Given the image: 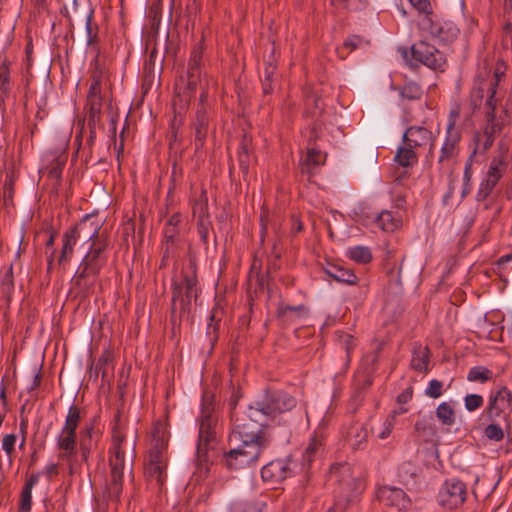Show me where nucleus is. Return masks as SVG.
<instances>
[{
  "instance_id": "obj_1",
  "label": "nucleus",
  "mask_w": 512,
  "mask_h": 512,
  "mask_svg": "<svg viewBox=\"0 0 512 512\" xmlns=\"http://www.w3.org/2000/svg\"><path fill=\"white\" fill-rule=\"evenodd\" d=\"M230 441L240 444L224 453V464L230 470H240L254 465L270 446L271 437L263 428L251 430L248 424H236Z\"/></svg>"
},
{
  "instance_id": "obj_2",
  "label": "nucleus",
  "mask_w": 512,
  "mask_h": 512,
  "mask_svg": "<svg viewBox=\"0 0 512 512\" xmlns=\"http://www.w3.org/2000/svg\"><path fill=\"white\" fill-rule=\"evenodd\" d=\"M218 419L214 411L212 395L205 393L202 398L201 414L199 417V434L196 449V463L192 480L199 483L206 479L211 472L212 462L209 451L214 449L217 442Z\"/></svg>"
},
{
  "instance_id": "obj_3",
  "label": "nucleus",
  "mask_w": 512,
  "mask_h": 512,
  "mask_svg": "<svg viewBox=\"0 0 512 512\" xmlns=\"http://www.w3.org/2000/svg\"><path fill=\"white\" fill-rule=\"evenodd\" d=\"M116 416V424L112 432L111 447L109 449L110 478L107 483V493L110 499L118 501L122 493L123 476L127 471L132 473L133 447L128 444L125 435L121 432Z\"/></svg>"
},
{
  "instance_id": "obj_4",
  "label": "nucleus",
  "mask_w": 512,
  "mask_h": 512,
  "mask_svg": "<svg viewBox=\"0 0 512 512\" xmlns=\"http://www.w3.org/2000/svg\"><path fill=\"white\" fill-rule=\"evenodd\" d=\"M110 88V79L108 71L97 61L90 76V87L87 94L85 113L82 119H79L80 128L87 126L95 128L96 126H105L102 120V105L106 98V93Z\"/></svg>"
},
{
  "instance_id": "obj_5",
  "label": "nucleus",
  "mask_w": 512,
  "mask_h": 512,
  "mask_svg": "<svg viewBox=\"0 0 512 512\" xmlns=\"http://www.w3.org/2000/svg\"><path fill=\"white\" fill-rule=\"evenodd\" d=\"M91 241L89 251L82 260L72 284L79 292L86 294L96 283L97 275L106 263L107 240L98 233Z\"/></svg>"
},
{
  "instance_id": "obj_6",
  "label": "nucleus",
  "mask_w": 512,
  "mask_h": 512,
  "mask_svg": "<svg viewBox=\"0 0 512 512\" xmlns=\"http://www.w3.org/2000/svg\"><path fill=\"white\" fill-rule=\"evenodd\" d=\"M197 275L194 265L184 269L179 280L172 284L171 322L175 325L182 318L188 316L192 310L193 302L197 301L198 287Z\"/></svg>"
},
{
  "instance_id": "obj_7",
  "label": "nucleus",
  "mask_w": 512,
  "mask_h": 512,
  "mask_svg": "<svg viewBox=\"0 0 512 512\" xmlns=\"http://www.w3.org/2000/svg\"><path fill=\"white\" fill-rule=\"evenodd\" d=\"M330 480L338 484L339 491L338 500L327 512H346L348 503L364 490V483L346 463L335 464L331 467Z\"/></svg>"
},
{
  "instance_id": "obj_8",
  "label": "nucleus",
  "mask_w": 512,
  "mask_h": 512,
  "mask_svg": "<svg viewBox=\"0 0 512 512\" xmlns=\"http://www.w3.org/2000/svg\"><path fill=\"white\" fill-rule=\"evenodd\" d=\"M296 406V399L282 390H265L248 407L247 416L251 421L260 422L262 418L274 419L278 415L292 410Z\"/></svg>"
},
{
  "instance_id": "obj_9",
  "label": "nucleus",
  "mask_w": 512,
  "mask_h": 512,
  "mask_svg": "<svg viewBox=\"0 0 512 512\" xmlns=\"http://www.w3.org/2000/svg\"><path fill=\"white\" fill-rule=\"evenodd\" d=\"M503 75L504 72L499 67H497L493 76L490 77L487 81L481 82L479 86L475 87L471 93V104L474 108L481 105V101L486 94L483 112L487 121V125L490 128H502L506 125V123L501 120V117L497 118L495 114L498 103V99L496 98L497 87Z\"/></svg>"
},
{
  "instance_id": "obj_10",
  "label": "nucleus",
  "mask_w": 512,
  "mask_h": 512,
  "mask_svg": "<svg viewBox=\"0 0 512 512\" xmlns=\"http://www.w3.org/2000/svg\"><path fill=\"white\" fill-rule=\"evenodd\" d=\"M99 231V224L89 222L88 220L81 221L77 225L66 230L62 237L63 244L58 260L59 264L66 263L71 260L77 241L85 240L90 242V240L98 235Z\"/></svg>"
},
{
  "instance_id": "obj_11",
  "label": "nucleus",
  "mask_w": 512,
  "mask_h": 512,
  "mask_svg": "<svg viewBox=\"0 0 512 512\" xmlns=\"http://www.w3.org/2000/svg\"><path fill=\"white\" fill-rule=\"evenodd\" d=\"M400 51L410 66L421 63L434 70H443L446 64L444 54L426 41H419L412 45L410 52L405 48Z\"/></svg>"
},
{
  "instance_id": "obj_12",
  "label": "nucleus",
  "mask_w": 512,
  "mask_h": 512,
  "mask_svg": "<svg viewBox=\"0 0 512 512\" xmlns=\"http://www.w3.org/2000/svg\"><path fill=\"white\" fill-rule=\"evenodd\" d=\"M167 452L149 450L145 461L144 476L149 485L161 490L167 479Z\"/></svg>"
},
{
  "instance_id": "obj_13",
  "label": "nucleus",
  "mask_w": 512,
  "mask_h": 512,
  "mask_svg": "<svg viewBox=\"0 0 512 512\" xmlns=\"http://www.w3.org/2000/svg\"><path fill=\"white\" fill-rule=\"evenodd\" d=\"M419 26L423 32L441 43H451L459 35V29L452 22L442 21L434 14L423 16Z\"/></svg>"
},
{
  "instance_id": "obj_14",
  "label": "nucleus",
  "mask_w": 512,
  "mask_h": 512,
  "mask_svg": "<svg viewBox=\"0 0 512 512\" xmlns=\"http://www.w3.org/2000/svg\"><path fill=\"white\" fill-rule=\"evenodd\" d=\"M466 497L465 483L458 479H449L439 491L438 502L447 509H455L466 501Z\"/></svg>"
},
{
  "instance_id": "obj_15",
  "label": "nucleus",
  "mask_w": 512,
  "mask_h": 512,
  "mask_svg": "<svg viewBox=\"0 0 512 512\" xmlns=\"http://www.w3.org/2000/svg\"><path fill=\"white\" fill-rule=\"evenodd\" d=\"M511 405L512 392L506 386H502L490 393L482 418L486 421H496Z\"/></svg>"
},
{
  "instance_id": "obj_16",
  "label": "nucleus",
  "mask_w": 512,
  "mask_h": 512,
  "mask_svg": "<svg viewBox=\"0 0 512 512\" xmlns=\"http://www.w3.org/2000/svg\"><path fill=\"white\" fill-rule=\"evenodd\" d=\"M506 168L507 164L501 157L492 159L487 172V177L485 181L481 183L478 190L477 200L483 201L490 195L498 181L502 178Z\"/></svg>"
},
{
  "instance_id": "obj_17",
  "label": "nucleus",
  "mask_w": 512,
  "mask_h": 512,
  "mask_svg": "<svg viewBox=\"0 0 512 512\" xmlns=\"http://www.w3.org/2000/svg\"><path fill=\"white\" fill-rule=\"evenodd\" d=\"M379 500L386 506L395 508L397 511H406L411 501L407 494L400 488L383 487L378 491Z\"/></svg>"
},
{
  "instance_id": "obj_18",
  "label": "nucleus",
  "mask_w": 512,
  "mask_h": 512,
  "mask_svg": "<svg viewBox=\"0 0 512 512\" xmlns=\"http://www.w3.org/2000/svg\"><path fill=\"white\" fill-rule=\"evenodd\" d=\"M290 474L289 464L286 460H275L269 462L261 469L263 481L274 485L286 479Z\"/></svg>"
},
{
  "instance_id": "obj_19",
  "label": "nucleus",
  "mask_w": 512,
  "mask_h": 512,
  "mask_svg": "<svg viewBox=\"0 0 512 512\" xmlns=\"http://www.w3.org/2000/svg\"><path fill=\"white\" fill-rule=\"evenodd\" d=\"M419 131L420 130H405L403 134V140L409 147H399L394 159L404 168L413 166L417 161V156L411 147L419 145L417 139L412 138L414 134Z\"/></svg>"
},
{
  "instance_id": "obj_20",
  "label": "nucleus",
  "mask_w": 512,
  "mask_h": 512,
  "mask_svg": "<svg viewBox=\"0 0 512 512\" xmlns=\"http://www.w3.org/2000/svg\"><path fill=\"white\" fill-rule=\"evenodd\" d=\"M203 57V49L201 46L195 47L188 62V88L194 90L201 76V64Z\"/></svg>"
},
{
  "instance_id": "obj_21",
  "label": "nucleus",
  "mask_w": 512,
  "mask_h": 512,
  "mask_svg": "<svg viewBox=\"0 0 512 512\" xmlns=\"http://www.w3.org/2000/svg\"><path fill=\"white\" fill-rule=\"evenodd\" d=\"M57 447L61 450L59 458L70 461L76 455V433L62 429L57 439Z\"/></svg>"
},
{
  "instance_id": "obj_22",
  "label": "nucleus",
  "mask_w": 512,
  "mask_h": 512,
  "mask_svg": "<svg viewBox=\"0 0 512 512\" xmlns=\"http://www.w3.org/2000/svg\"><path fill=\"white\" fill-rule=\"evenodd\" d=\"M326 162V154L315 148L309 141L307 152L305 157L302 159L301 166L302 172L312 174L313 170Z\"/></svg>"
},
{
  "instance_id": "obj_23",
  "label": "nucleus",
  "mask_w": 512,
  "mask_h": 512,
  "mask_svg": "<svg viewBox=\"0 0 512 512\" xmlns=\"http://www.w3.org/2000/svg\"><path fill=\"white\" fill-rule=\"evenodd\" d=\"M460 139V130H447L445 142L441 148V155L439 157L440 162L451 159L457 155Z\"/></svg>"
},
{
  "instance_id": "obj_24",
  "label": "nucleus",
  "mask_w": 512,
  "mask_h": 512,
  "mask_svg": "<svg viewBox=\"0 0 512 512\" xmlns=\"http://www.w3.org/2000/svg\"><path fill=\"white\" fill-rule=\"evenodd\" d=\"M429 358V348L421 344H415L412 352L411 367L418 372H427Z\"/></svg>"
},
{
  "instance_id": "obj_25",
  "label": "nucleus",
  "mask_w": 512,
  "mask_h": 512,
  "mask_svg": "<svg viewBox=\"0 0 512 512\" xmlns=\"http://www.w3.org/2000/svg\"><path fill=\"white\" fill-rule=\"evenodd\" d=\"M169 433L163 423H156L152 429V440L150 450L167 452Z\"/></svg>"
},
{
  "instance_id": "obj_26",
  "label": "nucleus",
  "mask_w": 512,
  "mask_h": 512,
  "mask_svg": "<svg viewBox=\"0 0 512 512\" xmlns=\"http://www.w3.org/2000/svg\"><path fill=\"white\" fill-rule=\"evenodd\" d=\"M375 223L384 232H393L401 226L402 220L392 211L384 210L376 217Z\"/></svg>"
},
{
  "instance_id": "obj_27",
  "label": "nucleus",
  "mask_w": 512,
  "mask_h": 512,
  "mask_svg": "<svg viewBox=\"0 0 512 512\" xmlns=\"http://www.w3.org/2000/svg\"><path fill=\"white\" fill-rule=\"evenodd\" d=\"M10 63L7 59L0 62V100H9L12 93V82L10 78Z\"/></svg>"
},
{
  "instance_id": "obj_28",
  "label": "nucleus",
  "mask_w": 512,
  "mask_h": 512,
  "mask_svg": "<svg viewBox=\"0 0 512 512\" xmlns=\"http://www.w3.org/2000/svg\"><path fill=\"white\" fill-rule=\"evenodd\" d=\"M495 130H476L473 136L474 150L473 154L486 152L495 140Z\"/></svg>"
},
{
  "instance_id": "obj_29",
  "label": "nucleus",
  "mask_w": 512,
  "mask_h": 512,
  "mask_svg": "<svg viewBox=\"0 0 512 512\" xmlns=\"http://www.w3.org/2000/svg\"><path fill=\"white\" fill-rule=\"evenodd\" d=\"M327 275L339 283L354 285L357 283V276L351 269H347L338 265H332L326 269Z\"/></svg>"
},
{
  "instance_id": "obj_30",
  "label": "nucleus",
  "mask_w": 512,
  "mask_h": 512,
  "mask_svg": "<svg viewBox=\"0 0 512 512\" xmlns=\"http://www.w3.org/2000/svg\"><path fill=\"white\" fill-rule=\"evenodd\" d=\"M348 441L353 449H361L367 441L368 432L364 424H353L347 433Z\"/></svg>"
},
{
  "instance_id": "obj_31",
  "label": "nucleus",
  "mask_w": 512,
  "mask_h": 512,
  "mask_svg": "<svg viewBox=\"0 0 512 512\" xmlns=\"http://www.w3.org/2000/svg\"><path fill=\"white\" fill-rule=\"evenodd\" d=\"M96 435V431L92 424L86 425L80 431L79 445L82 451V456L86 460L90 451L93 447V437Z\"/></svg>"
},
{
  "instance_id": "obj_32",
  "label": "nucleus",
  "mask_w": 512,
  "mask_h": 512,
  "mask_svg": "<svg viewBox=\"0 0 512 512\" xmlns=\"http://www.w3.org/2000/svg\"><path fill=\"white\" fill-rule=\"evenodd\" d=\"M277 315L283 321L294 322L306 315L305 307L298 306H280L277 310Z\"/></svg>"
},
{
  "instance_id": "obj_33",
  "label": "nucleus",
  "mask_w": 512,
  "mask_h": 512,
  "mask_svg": "<svg viewBox=\"0 0 512 512\" xmlns=\"http://www.w3.org/2000/svg\"><path fill=\"white\" fill-rule=\"evenodd\" d=\"M436 417L445 426L455 424L456 414L452 405L448 402H442L436 408Z\"/></svg>"
},
{
  "instance_id": "obj_34",
  "label": "nucleus",
  "mask_w": 512,
  "mask_h": 512,
  "mask_svg": "<svg viewBox=\"0 0 512 512\" xmlns=\"http://www.w3.org/2000/svg\"><path fill=\"white\" fill-rule=\"evenodd\" d=\"M346 255L349 259L359 264H366L372 260L371 250L366 246H354L347 250Z\"/></svg>"
},
{
  "instance_id": "obj_35",
  "label": "nucleus",
  "mask_w": 512,
  "mask_h": 512,
  "mask_svg": "<svg viewBox=\"0 0 512 512\" xmlns=\"http://www.w3.org/2000/svg\"><path fill=\"white\" fill-rule=\"evenodd\" d=\"M492 377L493 372L483 366H474L469 370L467 374V380L470 382L485 383L490 381Z\"/></svg>"
},
{
  "instance_id": "obj_36",
  "label": "nucleus",
  "mask_w": 512,
  "mask_h": 512,
  "mask_svg": "<svg viewBox=\"0 0 512 512\" xmlns=\"http://www.w3.org/2000/svg\"><path fill=\"white\" fill-rule=\"evenodd\" d=\"M81 420V410L77 405H72L69 408L68 414L65 419V424L62 429L76 433L77 427Z\"/></svg>"
},
{
  "instance_id": "obj_37",
  "label": "nucleus",
  "mask_w": 512,
  "mask_h": 512,
  "mask_svg": "<svg viewBox=\"0 0 512 512\" xmlns=\"http://www.w3.org/2000/svg\"><path fill=\"white\" fill-rule=\"evenodd\" d=\"M93 10H91L87 17H86V23H85V26H86V34H87V45L90 46V47H94L95 45H97L99 39H98V31H99V28H98V25L96 23L93 22Z\"/></svg>"
},
{
  "instance_id": "obj_38",
  "label": "nucleus",
  "mask_w": 512,
  "mask_h": 512,
  "mask_svg": "<svg viewBox=\"0 0 512 512\" xmlns=\"http://www.w3.org/2000/svg\"><path fill=\"white\" fill-rule=\"evenodd\" d=\"M248 141H250V139L248 138V135L244 134L242 148L238 155L239 166L244 175V178L248 175L249 166L251 163V157H250V154L248 151V146H247Z\"/></svg>"
},
{
  "instance_id": "obj_39",
  "label": "nucleus",
  "mask_w": 512,
  "mask_h": 512,
  "mask_svg": "<svg viewBox=\"0 0 512 512\" xmlns=\"http://www.w3.org/2000/svg\"><path fill=\"white\" fill-rule=\"evenodd\" d=\"M331 4L336 8L348 11H361L366 7V0H331Z\"/></svg>"
},
{
  "instance_id": "obj_40",
  "label": "nucleus",
  "mask_w": 512,
  "mask_h": 512,
  "mask_svg": "<svg viewBox=\"0 0 512 512\" xmlns=\"http://www.w3.org/2000/svg\"><path fill=\"white\" fill-rule=\"evenodd\" d=\"M335 336H336L337 342L345 349L347 361H349L350 354H351L352 350L354 349V347L356 346L354 337L348 333L343 332V331L335 332Z\"/></svg>"
},
{
  "instance_id": "obj_41",
  "label": "nucleus",
  "mask_w": 512,
  "mask_h": 512,
  "mask_svg": "<svg viewBox=\"0 0 512 512\" xmlns=\"http://www.w3.org/2000/svg\"><path fill=\"white\" fill-rule=\"evenodd\" d=\"M489 424L484 428L483 434L488 440L499 442L504 438L503 429L496 424V421H487Z\"/></svg>"
},
{
  "instance_id": "obj_42",
  "label": "nucleus",
  "mask_w": 512,
  "mask_h": 512,
  "mask_svg": "<svg viewBox=\"0 0 512 512\" xmlns=\"http://www.w3.org/2000/svg\"><path fill=\"white\" fill-rule=\"evenodd\" d=\"M415 431L419 437L424 438L426 441L436 433L434 425L426 420H418L415 423Z\"/></svg>"
},
{
  "instance_id": "obj_43",
  "label": "nucleus",
  "mask_w": 512,
  "mask_h": 512,
  "mask_svg": "<svg viewBox=\"0 0 512 512\" xmlns=\"http://www.w3.org/2000/svg\"><path fill=\"white\" fill-rule=\"evenodd\" d=\"M206 99H207V95L203 93L200 97V104H199V107L196 112V120L198 123V128H204V127L209 126V118H208L207 110H206V106H205Z\"/></svg>"
},
{
  "instance_id": "obj_44",
  "label": "nucleus",
  "mask_w": 512,
  "mask_h": 512,
  "mask_svg": "<svg viewBox=\"0 0 512 512\" xmlns=\"http://www.w3.org/2000/svg\"><path fill=\"white\" fill-rule=\"evenodd\" d=\"M307 112L316 117L322 111L321 100L314 94L308 95L305 100Z\"/></svg>"
},
{
  "instance_id": "obj_45",
  "label": "nucleus",
  "mask_w": 512,
  "mask_h": 512,
  "mask_svg": "<svg viewBox=\"0 0 512 512\" xmlns=\"http://www.w3.org/2000/svg\"><path fill=\"white\" fill-rule=\"evenodd\" d=\"M321 446L322 438L318 435H314L308 447L305 450L304 459L310 463L312 461L313 456L316 454V452L320 449Z\"/></svg>"
},
{
  "instance_id": "obj_46",
  "label": "nucleus",
  "mask_w": 512,
  "mask_h": 512,
  "mask_svg": "<svg viewBox=\"0 0 512 512\" xmlns=\"http://www.w3.org/2000/svg\"><path fill=\"white\" fill-rule=\"evenodd\" d=\"M422 95L421 88L415 83L405 85L401 90V96L409 100L419 99Z\"/></svg>"
},
{
  "instance_id": "obj_47",
  "label": "nucleus",
  "mask_w": 512,
  "mask_h": 512,
  "mask_svg": "<svg viewBox=\"0 0 512 512\" xmlns=\"http://www.w3.org/2000/svg\"><path fill=\"white\" fill-rule=\"evenodd\" d=\"M484 399L479 394H468L464 398V405L466 410L473 412L483 405Z\"/></svg>"
},
{
  "instance_id": "obj_48",
  "label": "nucleus",
  "mask_w": 512,
  "mask_h": 512,
  "mask_svg": "<svg viewBox=\"0 0 512 512\" xmlns=\"http://www.w3.org/2000/svg\"><path fill=\"white\" fill-rule=\"evenodd\" d=\"M395 424L394 415H388L377 434L378 438L381 440L387 439L391 435Z\"/></svg>"
},
{
  "instance_id": "obj_49",
  "label": "nucleus",
  "mask_w": 512,
  "mask_h": 512,
  "mask_svg": "<svg viewBox=\"0 0 512 512\" xmlns=\"http://www.w3.org/2000/svg\"><path fill=\"white\" fill-rule=\"evenodd\" d=\"M443 383L437 379H433L429 382L428 387L425 390V395L437 399L442 395Z\"/></svg>"
},
{
  "instance_id": "obj_50",
  "label": "nucleus",
  "mask_w": 512,
  "mask_h": 512,
  "mask_svg": "<svg viewBox=\"0 0 512 512\" xmlns=\"http://www.w3.org/2000/svg\"><path fill=\"white\" fill-rule=\"evenodd\" d=\"M17 441V435L16 434H7L4 436L2 440V448L8 455V457L11 459L12 454L15 451V445Z\"/></svg>"
},
{
  "instance_id": "obj_51",
  "label": "nucleus",
  "mask_w": 512,
  "mask_h": 512,
  "mask_svg": "<svg viewBox=\"0 0 512 512\" xmlns=\"http://www.w3.org/2000/svg\"><path fill=\"white\" fill-rule=\"evenodd\" d=\"M32 490L23 488L21 492L20 498V511L21 512H29L31 510V496Z\"/></svg>"
},
{
  "instance_id": "obj_52",
  "label": "nucleus",
  "mask_w": 512,
  "mask_h": 512,
  "mask_svg": "<svg viewBox=\"0 0 512 512\" xmlns=\"http://www.w3.org/2000/svg\"><path fill=\"white\" fill-rule=\"evenodd\" d=\"M64 164L65 160L57 159L56 162L48 169L49 178L59 181Z\"/></svg>"
},
{
  "instance_id": "obj_53",
  "label": "nucleus",
  "mask_w": 512,
  "mask_h": 512,
  "mask_svg": "<svg viewBox=\"0 0 512 512\" xmlns=\"http://www.w3.org/2000/svg\"><path fill=\"white\" fill-rule=\"evenodd\" d=\"M411 5L415 7L420 13L425 15H433L431 12V5L429 0H409Z\"/></svg>"
},
{
  "instance_id": "obj_54",
  "label": "nucleus",
  "mask_w": 512,
  "mask_h": 512,
  "mask_svg": "<svg viewBox=\"0 0 512 512\" xmlns=\"http://www.w3.org/2000/svg\"><path fill=\"white\" fill-rule=\"evenodd\" d=\"M177 230L174 226L166 225L164 235L166 239V252L169 251L170 246L174 244Z\"/></svg>"
},
{
  "instance_id": "obj_55",
  "label": "nucleus",
  "mask_w": 512,
  "mask_h": 512,
  "mask_svg": "<svg viewBox=\"0 0 512 512\" xmlns=\"http://www.w3.org/2000/svg\"><path fill=\"white\" fill-rule=\"evenodd\" d=\"M460 114V106L458 104H454L451 107L450 113H449V121L447 128H454L457 124V118Z\"/></svg>"
},
{
  "instance_id": "obj_56",
  "label": "nucleus",
  "mask_w": 512,
  "mask_h": 512,
  "mask_svg": "<svg viewBox=\"0 0 512 512\" xmlns=\"http://www.w3.org/2000/svg\"><path fill=\"white\" fill-rule=\"evenodd\" d=\"M361 43V38L359 36H351V37H348L344 43H343V47L344 48H349L350 51L356 49Z\"/></svg>"
},
{
  "instance_id": "obj_57",
  "label": "nucleus",
  "mask_w": 512,
  "mask_h": 512,
  "mask_svg": "<svg viewBox=\"0 0 512 512\" xmlns=\"http://www.w3.org/2000/svg\"><path fill=\"white\" fill-rule=\"evenodd\" d=\"M256 268H257L256 267V262H254L253 265H252V269L250 271V274H249V282L251 284L252 281L255 279V281L257 283H259L260 288H263V286H264V279H263V277L259 276L258 272H255Z\"/></svg>"
},
{
  "instance_id": "obj_58",
  "label": "nucleus",
  "mask_w": 512,
  "mask_h": 512,
  "mask_svg": "<svg viewBox=\"0 0 512 512\" xmlns=\"http://www.w3.org/2000/svg\"><path fill=\"white\" fill-rule=\"evenodd\" d=\"M106 118L108 119V125L110 128H116L118 124V114L113 112L112 108L109 106V110L106 114Z\"/></svg>"
},
{
  "instance_id": "obj_59",
  "label": "nucleus",
  "mask_w": 512,
  "mask_h": 512,
  "mask_svg": "<svg viewBox=\"0 0 512 512\" xmlns=\"http://www.w3.org/2000/svg\"><path fill=\"white\" fill-rule=\"evenodd\" d=\"M412 395H413V390L411 387L407 388L406 390H404L400 395H398L397 397V401L398 403L400 404H405L407 403L409 400H411L412 398Z\"/></svg>"
},
{
  "instance_id": "obj_60",
  "label": "nucleus",
  "mask_w": 512,
  "mask_h": 512,
  "mask_svg": "<svg viewBox=\"0 0 512 512\" xmlns=\"http://www.w3.org/2000/svg\"><path fill=\"white\" fill-rule=\"evenodd\" d=\"M214 314L210 316V323L208 324L207 326V335L211 337V340L212 341H215L216 340V333H217V325L213 323L214 321Z\"/></svg>"
},
{
  "instance_id": "obj_61",
  "label": "nucleus",
  "mask_w": 512,
  "mask_h": 512,
  "mask_svg": "<svg viewBox=\"0 0 512 512\" xmlns=\"http://www.w3.org/2000/svg\"><path fill=\"white\" fill-rule=\"evenodd\" d=\"M413 466L411 463H404L399 469V476L405 478V475L409 474L413 476L415 472L413 471Z\"/></svg>"
},
{
  "instance_id": "obj_62",
  "label": "nucleus",
  "mask_w": 512,
  "mask_h": 512,
  "mask_svg": "<svg viewBox=\"0 0 512 512\" xmlns=\"http://www.w3.org/2000/svg\"><path fill=\"white\" fill-rule=\"evenodd\" d=\"M58 473V465L55 463L49 464L45 468V474L47 475L48 478H52L53 476L58 475Z\"/></svg>"
},
{
  "instance_id": "obj_63",
  "label": "nucleus",
  "mask_w": 512,
  "mask_h": 512,
  "mask_svg": "<svg viewBox=\"0 0 512 512\" xmlns=\"http://www.w3.org/2000/svg\"><path fill=\"white\" fill-rule=\"evenodd\" d=\"M200 222H199V233L201 235L202 240L206 241L208 237V229L204 223V216H199Z\"/></svg>"
},
{
  "instance_id": "obj_64",
  "label": "nucleus",
  "mask_w": 512,
  "mask_h": 512,
  "mask_svg": "<svg viewBox=\"0 0 512 512\" xmlns=\"http://www.w3.org/2000/svg\"><path fill=\"white\" fill-rule=\"evenodd\" d=\"M41 384V375H40V371H38L36 368L34 369L33 371V384L30 388V390H34L36 389L37 387H39Z\"/></svg>"
}]
</instances>
